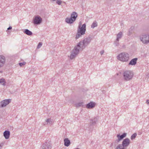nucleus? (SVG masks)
I'll list each match as a JSON object with an SVG mask.
<instances>
[{
  "instance_id": "nucleus-1",
  "label": "nucleus",
  "mask_w": 149,
  "mask_h": 149,
  "mask_svg": "<svg viewBox=\"0 0 149 149\" xmlns=\"http://www.w3.org/2000/svg\"><path fill=\"white\" fill-rule=\"evenodd\" d=\"M92 40L90 36H88L85 38L82 41H80L72 51L70 56V58L72 59L79 54V49H84L91 42Z\"/></svg>"
},
{
  "instance_id": "nucleus-2",
  "label": "nucleus",
  "mask_w": 149,
  "mask_h": 149,
  "mask_svg": "<svg viewBox=\"0 0 149 149\" xmlns=\"http://www.w3.org/2000/svg\"><path fill=\"white\" fill-rule=\"evenodd\" d=\"M117 59L123 62L127 61L129 59V54L126 52H122L117 56Z\"/></svg>"
},
{
  "instance_id": "nucleus-3",
  "label": "nucleus",
  "mask_w": 149,
  "mask_h": 149,
  "mask_svg": "<svg viewBox=\"0 0 149 149\" xmlns=\"http://www.w3.org/2000/svg\"><path fill=\"white\" fill-rule=\"evenodd\" d=\"M133 76V73L131 71H125L123 73V79L125 81H127L131 80Z\"/></svg>"
},
{
  "instance_id": "nucleus-4",
  "label": "nucleus",
  "mask_w": 149,
  "mask_h": 149,
  "mask_svg": "<svg viewBox=\"0 0 149 149\" xmlns=\"http://www.w3.org/2000/svg\"><path fill=\"white\" fill-rule=\"evenodd\" d=\"M78 16L77 13L75 12H73L70 17H67L65 19V22L68 24L73 23L76 20Z\"/></svg>"
},
{
  "instance_id": "nucleus-5",
  "label": "nucleus",
  "mask_w": 149,
  "mask_h": 149,
  "mask_svg": "<svg viewBox=\"0 0 149 149\" xmlns=\"http://www.w3.org/2000/svg\"><path fill=\"white\" fill-rule=\"evenodd\" d=\"M130 143V139L128 138H126L123 140L122 144H119L115 149H124L125 147L128 146Z\"/></svg>"
},
{
  "instance_id": "nucleus-6",
  "label": "nucleus",
  "mask_w": 149,
  "mask_h": 149,
  "mask_svg": "<svg viewBox=\"0 0 149 149\" xmlns=\"http://www.w3.org/2000/svg\"><path fill=\"white\" fill-rule=\"evenodd\" d=\"M140 39L144 44L149 43V33L148 34H143L140 36Z\"/></svg>"
},
{
  "instance_id": "nucleus-7",
  "label": "nucleus",
  "mask_w": 149,
  "mask_h": 149,
  "mask_svg": "<svg viewBox=\"0 0 149 149\" xmlns=\"http://www.w3.org/2000/svg\"><path fill=\"white\" fill-rule=\"evenodd\" d=\"M86 31V29H78L75 38L77 39L79 38L82 35L85 34Z\"/></svg>"
},
{
  "instance_id": "nucleus-8",
  "label": "nucleus",
  "mask_w": 149,
  "mask_h": 149,
  "mask_svg": "<svg viewBox=\"0 0 149 149\" xmlns=\"http://www.w3.org/2000/svg\"><path fill=\"white\" fill-rule=\"evenodd\" d=\"M33 21L34 24H39L42 22V19L40 16L37 15L33 18Z\"/></svg>"
},
{
  "instance_id": "nucleus-9",
  "label": "nucleus",
  "mask_w": 149,
  "mask_h": 149,
  "mask_svg": "<svg viewBox=\"0 0 149 149\" xmlns=\"http://www.w3.org/2000/svg\"><path fill=\"white\" fill-rule=\"evenodd\" d=\"M11 101L10 99H6L0 102V107H3L6 106Z\"/></svg>"
},
{
  "instance_id": "nucleus-10",
  "label": "nucleus",
  "mask_w": 149,
  "mask_h": 149,
  "mask_svg": "<svg viewBox=\"0 0 149 149\" xmlns=\"http://www.w3.org/2000/svg\"><path fill=\"white\" fill-rule=\"evenodd\" d=\"M127 135V133H123L122 135L120 134H117L116 136L118 138V139L116 140V141L117 143H119L120 141L122 140Z\"/></svg>"
},
{
  "instance_id": "nucleus-11",
  "label": "nucleus",
  "mask_w": 149,
  "mask_h": 149,
  "mask_svg": "<svg viewBox=\"0 0 149 149\" xmlns=\"http://www.w3.org/2000/svg\"><path fill=\"white\" fill-rule=\"evenodd\" d=\"M42 149H51V144L48 142H46L43 144L42 147Z\"/></svg>"
},
{
  "instance_id": "nucleus-12",
  "label": "nucleus",
  "mask_w": 149,
  "mask_h": 149,
  "mask_svg": "<svg viewBox=\"0 0 149 149\" xmlns=\"http://www.w3.org/2000/svg\"><path fill=\"white\" fill-rule=\"evenodd\" d=\"M6 61V58L4 56H0V68L2 67L4 65Z\"/></svg>"
},
{
  "instance_id": "nucleus-13",
  "label": "nucleus",
  "mask_w": 149,
  "mask_h": 149,
  "mask_svg": "<svg viewBox=\"0 0 149 149\" xmlns=\"http://www.w3.org/2000/svg\"><path fill=\"white\" fill-rule=\"evenodd\" d=\"M138 58H135L132 59L128 64L129 65H135L137 63Z\"/></svg>"
},
{
  "instance_id": "nucleus-14",
  "label": "nucleus",
  "mask_w": 149,
  "mask_h": 149,
  "mask_svg": "<svg viewBox=\"0 0 149 149\" xmlns=\"http://www.w3.org/2000/svg\"><path fill=\"white\" fill-rule=\"evenodd\" d=\"M95 104L94 103L91 102L86 105V107L88 109H92L94 107Z\"/></svg>"
},
{
  "instance_id": "nucleus-15",
  "label": "nucleus",
  "mask_w": 149,
  "mask_h": 149,
  "mask_svg": "<svg viewBox=\"0 0 149 149\" xmlns=\"http://www.w3.org/2000/svg\"><path fill=\"white\" fill-rule=\"evenodd\" d=\"M10 134V132L8 130L5 131L3 133V136L5 137V138L6 139L9 138Z\"/></svg>"
},
{
  "instance_id": "nucleus-16",
  "label": "nucleus",
  "mask_w": 149,
  "mask_h": 149,
  "mask_svg": "<svg viewBox=\"0 0 149 149\" xmlns=\"http://www.w3.org/2000/svg\"><path fill=\"white\" fill-rule=\"evenodd\" d=\"M64 145L67 147H68L70 144V140L68 138H66L64 139Z\"/></svg>"
},
{
  "instance_id": "nucleus-17",
  "label": "nucleus",
  "mask_w": 149,
  "mask_h": 149,
  "mask_svg": "<svg viewBox=\"0 0 149 149\" xmlns=\"http://www.w3.org/2000/svg\"><path fill=\"white\" fill-rule=\"evenodd\" d=\"M97 121V120L96 118H94L91 119L90 122V125H95L96 124Z\"/></svg>"
},
{
  "instance_id": "nucleus-18",
  "label": "nucleus",
  "mask_w": 149,
  "mask_h": 149,
  "mask_svg": "<svg viewBox=\"0 0 149 149\" xmlns=\"http://www.w3.org/2000/svg\"><path fill=\"white\" fill-rule=\"evenodd\" d=\"M24 32L26 35L31 36L32 35V33L28 29H25L23 31Z\"/></svg>"
},
{
  "instance_id": "nucleus-19",
  "label": "nucleus",
  "mask_w": 149,
  "mask_h": 149,
  "mask_svg": "<svg viewBox=\"0 0 149 149\" xmlns=\"http://www.w3.org/2000/svg\"><path fill=\"white\" fill-rule=\"evenodd\" d=\"M122 32H120L117 35L116 40L119 41V39L122 37Z\"/></svg>"
},
{
  "instance_id": "nucleus-20",
  "label": "nucleus",
  "mask_w": 149,
  "mask_h": 149,
  "mask_svg": "<svg viewBox=\"0 0 149 149\" xmlns=\"http://www.w3.org/2000/svg\"><path fill=\"white\" fill-rule=\"evenodd\" d=\"M0 84L4 86L6 85V81L5 79L2 78L0 79Z\"/></svg>"
},
{
  "instance_id": "nucleus-21",
  "label": "nucleus",
  "mask_w": 149,
  "mask_h": 149,
  "mask_svg": "<svg viewBox=\"0 0 149 149\" xmlns=\"http://www.w3.org/2000/svg\"><path fill=\"white\" fill-rule=\"evenodd\" d=\"M82 22H80L78 28H86V24H84L82 25Z\"/></svg>"
},
{
  "instance_id": "nucleus-22",
  "label": "nucleus",
  "mask_w": 149,
  "mask_h": 149,
  "mask_svg": "<svg viewBox=\"0 0 149 149\" xmlns=\"http://www.w3.org/2000/svg\"><path fill=\"white\" fill-rule=\"evenodd\" d=\"M97 26V22L95 21H94L92 24L91 27V28H94L96 27Z\"/></svg>"
},
{
  "instance_id": "nucleus-23",
  "label": "nucleus",
  "mask_w": 149,
  "mask_h": 149,
  "mask_svg": "<svg viewBox=\"0 0 149 149\" xmlns=\"http://www.w3.org/2000/svg\"><path fill=\"white\" fill-rule=\"evenodd\" d=\"M47 124L48 125H51L52 123V121L50 118H48L46 120Z\"/></svg>"
},
{
  "instance_id": "nucleus-24",
  "label": "nucleus",
  "mask_w": 149,
  "mask_h": 149,
  "mask_svg": "<svg viewBox=\"0 0 149 149\" xmlns=\"http://www.w3.org/2000/svg\"><path fill=\"white\" fill-rule=\"evenodd\" d=\"M83 103L82 102H80L75 104V106L77 107H80L83 105Z\"/></svg>"
},
{
  "instance_id": "nucleus-25",
  "label": "nucleus",
  "mask_w": 149,
  "mask_h": 149,
  "mask_svg": "<svg viewBox=\"0 0 149 149\" xmlns=\"http://www.w3.org/2000/svg\"><path fill=\"white\" fill-rule=\"evenodd\" d=\"M137 134L136 133H134L133 134L131 137V139L132 140H133L136 137Z\"/></svg>"
},
{
  "instance_id": "nucleus-26",
  "label": "nucleus",
  "mask_w": 149,
  "mask_h": 149,
  "mask_svg": "<svg viewBox=\"0 0 149 149\" xmlns=\"http://www.w3.org/2000/svg\"><path fill=\"white\" fill-rule=\"evenodd\" d=\"M119 41L116 40V41L114 42V44L115 46H118L119 45Z\"/></svg>"
},
{
  "instance_id": "nucleus-27",
  "label": "nucleus",
  "mask_w": 149,
  "mask_h": 149,
  "mask_svg": "<svg viewBox=\"0 0 149 149\" xmlns=\"http://www.w3.org/2000/svg\"><path fill=\"white\" fill-rule=\"evenodd\" d=\"M42 45V43L41 42H39L38 43V45L37 48V49L40 48L41 47Z\"/></svg>"
},
{
  "instance_id": "nucleus-28",
  "label": "nucleus",
  "mask_w": 149,
  "mask_h": 149,
  "mask_svg": "<svg viewBox=\"0 0 149 149\" xmlns=\"http://www.w3.org/2000/svg\"><path fill=\"white\" fill-rule=\"evenodd\" d=\"M62 1L61 0H57L56 2L57 4L58 5H60L62 3Z\"/></svg>"
},
{
  "instance_id": "nucleus-29",
  "label": "nucleus",
  "mask_w": 149,
  "mask_h": 149,
  "mask_svg": "<svg viewBox=\"0 0 149 149\" xmlns=\"http://www.w3.org/2000/svg\"><path fill=\"white\" fill-rule=\"evenodd\" d=\"M7 29V30L6 31L8 34H9L10 33L11 31H12L11 29Z\"/></svg>"
},
{
  "instance_id": "nucleus-30",
  "label": "nucleus",
  "mask_w": 149,
  "mask_h": 149,
  "mask_svg": "<svg viewBox=\"0 0 149 149\" xmlns=\"http://www.w3.org/2000/svg\"><path fill=\"white\" fill-rule=\"evenodd\" d=\"M26 63V62L24 61L23 62L19 63V65L20 66H22L23 65H24Z\"/></svg>"
},
{
  "instance_id": "nucleus-31",
  "label": "nucleus",
  "mask_w": 149,
  "mask_h": 149,
  "mask_svg": "<svg viewBox=\"0 0 149 149\" xmlns=\"http://www.w3.org/2000/svg\"><path fill=\"white\" fill-rule=\"evenodd\" d=\"M104 50H102L101 51H100V54L101 55H102V54H103L104 53Z\"/></svg>"
},
{
  "instance_id": "nucleus-32",
  "label": "nucleus",
  "mask_w": 149,
  "mask_h": 149,
  "mask_svg": "<svg viewBox=\"0 0 149 149\" xmlns=\"http://www.w3.org/2000/svg\"><path fill=\"white\" fill-rule=\"evenodd\" d=\"M146 103L147 104H149V100H146Z\"/></svg>"
},
{
  "instance_id": "nucleus-33",
  "label": "nucleus",
  "mask_w": 149,
  "mask_h": 149,
  "mask_svg": "<svg viewBox=\"0 0 149 149\" xmlns=\"http://www.w3.org/2000/svg\"><path fill=\"white\" fill-rule=\"evenodd\" d=\"M113 143H111V147H112V146H113Z\"/></svg>"
},
{
  "instance_id": "nucleus-34",
  "label": "nucleus",
  "mask_w": 149,
  "mask_h": 149,
  "mask_svg": "<svg viewBox=\"0 0 149 149\" xmlns=\"http://www.w3.org/2000/svg\"><path fill=\"white\" fill-rule=\"evenodd\" d=\"M8 28H12V27L11 26H9Z\"/></svg>"
},
{
  "instance_id": "nucleus-35",
  "label": "nucleus",
  "mask_w": 149,
  "mask_h": 149,
  "mask_svg": "<svg viewBox=\"0 0 149 149\" xmlns=\"http://www.w3.org/2000/svg\"><path fill=\"white\" fill-rule=\"evenodd\" d=\"M63 2L65 4H66V3L65 2L63 1Z\"/></svg>"
},
{
  "instance_id": "nucleus-36",
  "label": "nucleus",
  "mask_w": 149,
  "mask_h": 149,
  "mask_svg": "<svg viewBox=\"0 0 149 149\" xmlns=\"http://www.w3.org/2000/svg\"><path fill=\"white\" fill-rule=\"evenodd\" d=\"M53 1H55L56 0H52Z\"/></svg>"
},
{
  "instance_id": "nucleus-37",
  "label": "nucleus",
  "mask_w": 149,
  "mask_h": 149,
  "mask_svg": "<svg viewBox=\"0 0 149 149\" xmlns=\"http://www.w3.org/2000/svg\"><path fill=\"white\" fill-rule=\"evenodd\" d=\"M0 72L1 73H2V71H0Z\"/></svg>"
},
{
  "instance_id": "nucleus-38",
  "label": "nucleus",
  "mask_w": 149,
  "mask_h": 149,
  "mask_svg": "<svg viewBox=\"0 0 149 149\" xmlns=\"http://www.w3.org/2000/svg\"><path fill=\"white\" fill-rule=\"evenodd\" d=\"M75 149H79V148H77Z\"/></svg>"
}]
</instances>
